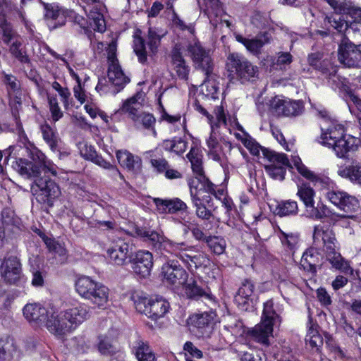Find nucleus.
I'll return each instance as SVG.
<instances>
[{
    "label": "nucleus",
    "instance_id": "nucleus-1",
    "mask_svg": "<svg viewBox=\"0 0 361 361\" xmlns=\"http://www.w3.org/2000/svg\"><path fill=\"white\" fill-rule=\"evenodd\" d=\"M39 161L32 162L26 159L19 158L13 163L12 167L25 178H35L31 185V190L35 196L37 202L50 208L54 206V201L61 195L59 185L47 174L51 173L56 176V171L47 166L38 156Z\"/></svg>",
    "mask_w": 361,
    "mask_h": 361
},
{
    "label": "nucleus",
    "instance_id": "nucleus-2",
    "mask_svg": "<svg viewBox=\"0 0 361 361\" xmlns=\"http://www.w3.org/2000/svg\"><path fill=\"white\" fill-rule=\"evenodd\" d=\"M322 242L323 251L333 267L343 271L349 268L347 262L337 252L338 249L337 240L332 229H326L321 226H315L313 232V243L318 246Z\"/></svg>",
    "mask_w": 361,
    "mask_h": 361
},
{
    "label": "nucleus",
    "instance_id": "nucleus-3",
    "mask_svg": "<svg viewBox=\"0 0 361 361\" xmlns=\"http://www.w3.org/2000/svg\"><path fill=\"white\" fill-rule=\"evenodd\" d=\"M75 286L78 294L92 305L102 309L107 305L109 289L102 283L92 279L90 276H82L76 280Z\"/></svg>",
    "mask_w": 361,
    "mask_h": 361
},
{
    "label": "nucleus",
    "instance_id": "nucleus-4",
    "mask_svg": "<svg viewBox=\"0 0 361 361\" xmlns=\"http://www.w3.org/2000/svg\"><path fill=\"white\" fill-rule=\"evenodd\" d=\"M226 69L231 80L236 79L241 83L254 82L259 76V68L238 53H230L228 55Z\"/></svg>",
    "mask_w": 361,
    "mask_h": 361
},
{
    "label": "nucleus",
    "instance_id": "nucleus-5",
    "mask_svg": "<svg viewBox=\"0 0 361 361\" xmlns=\"http://www.w3.org/2000/svg\"><path fill=\"white\" fill-rule=\"evenodd\" d=\"M133 299L136 310L154 321L164 317L170 307L169 302L161 297L153 298L136 295Z\"/></svg>",
    "mask_w": 361,
    "mask_h": 361
},
{
    "label": "nucleus",
    "instance_id": "nucleus-6",
    "mask_svg": "<svg viewBox=\"0 0 361 361\" xmlns=\"http://www.w3.org/2000/svg\"><path fill=\"white\" fill-rule=\"evenodd\" d=\"M262 154L270 162L269 164L264 165L267 173L274 180H283L286 174V169H293L287 155L268 148L262 149Z\"/></svg>",
    "mask_w": 361,
    "mask_h": 361
},
{
    "label": "nucleus",
    "instance_id": "nucleus-7",
    "mask_svg": "<svg viewBox=\"0 0 361 361\" xmlns=\"http://www.w3.org/2000/svg\"><path fill=\"white\" fill-rule=\"evenodd\" d=\"M338 61L345 68H361V47L343 36L338 47Z\"/></svg>",
    "mask_w": 361,
    "mask_h": 361
},
{
    "label": "nucleus",
    "instance_id": "nucleus-8",
    "mask_svg": "<svg viewBox=\"0 0 361 361\" xmlns=\"http://www.w3.org/2000/svg\"><path fill=\"white\" fill-rule=\"evenodd\" d=\"M187 51L193 62L194 68L201 70L205 75L209 77L213 71V61L210 51L206 49L200 42L190 43L188 45Z\"/></svg>",
    "mask_w": 361,
    "mask_h": 361
},
{
    "label": "nucleus",
    "instance_id": "nucleus-9",
    "mask_svg": "<svg viewBox=\"0 0 361 361\" xmlns=\"http://www.w3.org/2000/svg\"><path fill=\"white\" fill-rule=\"evenodd\" d=\"M162 281L167 285L176 287L185 283L188 279V274L185 269L176 260H169L164 263L161 269Z\"/></svg>",
    "mask_w": 361,
    "mask_h": 361
},
{
    "label": "nucleus",
    "instance_id": "nucleus-10",
    "mask_svg": "<svg viewBox=\"0 0 361 361\" xmlns=\"http://www.w3.org/2000/svg\"><path fill=\"white\" fill-rule=\"evenodd\" d=\"M106 253L112 263L123 266L128 263L133 253V245L129 240L118 238L111 242Z\"/></svg>",
    "mask_w": 361,
    "mask_h": 361
},
{
    "label": "nucleus",
    "instance_id": "nucleus-11",
    "mask_svg": "<svg viewBox=\"0 0 361 361\" xmlns=\"http://www.w3.org/2000/svg\"><path fill=\"white\" fill-rule=\"evenodd\" d=\"M132 271L140 279H146L151 274L154 265V257L148 250H140L133 253L128 262Z\"/></svg>",
    "mask_w": 361,
    "mask_h": 361
},
{
    "label": "nucleus",
    "instance_id": "nucleus-12",
    "mask_svg": "<svg viewBox=\"0 0 361 361\" xmlns=\"http://www.w3.org/2000/svg\"><path fill=\"white\" fill-rule=\"evenodd\" d=\"M257 298L254 281L250 279H245L235 295V302L241 310L252 311L254 309Z\"/></svg>",
    "mask_w": 361,
    "mask_h": 361
},
{
    "label": "nucleus",
    "instance_id": "nucleus-13",
    "mask_svg": "<svg viewBox=\"0 0 361 361\" xmlns=\"http://www.w3.org/2000/svg\"><path fill=\"white\" fill-rule=\"evenodd\" d=\"M1 275L7 283L18 285L23 276L20 259L13 255L5 257L1 265Z\"/></svg>",
    "mask_w": 361,
    "mask_h": 361
},
{
    "label": "nucleus",
    "instance_id": "nucleus-14",
    "mask_svg": "<svg viewBox=\"0 0 361 361\" xmlns=\"http://www.w3.org/2000/svg\"><path fill=\"white\" fill-rule=\"evenodd\" d=\"M216 317V314L214 311L194 314L189 317V323L193 329H196L200 336L209 338L213 331Z\"/></svg>",
    "mask_w": 361,
    "mask_h": 361
},
{
    "label": "nucleus",
    "instance_id": "nucleus-15",
    "mask_svg": "<svg viewBox=\"0 0 361 361\" xmlns=\"http://www.w3.org/2000/svg\"><path fill=\"white\" fill-rule=\"evenodd\" d=\"M181 286L184 295L189 300H199L204 298L211 300L213 299L210 288L202 281H197L195 279L190 278Z\"/></svg>",
    "mask_w": 361,
    "mask_h": 361
},
{
    "label": "nucleus",
    "instance_id": "nucleus-16",
    "mask_svg": "<svg viewBox=\"0 0 361 361\" xmlns=\"http://www.w3.org/2000/svg\"><path fill=\"white\" fill-rule=\"evenodd\" d=\"M44 326L51 334L59 338H63L73 331L72 325L68 323L66 317H64L63 311L56 315L54 313L49 314Z\"/></svg>",
    "mask_w": 361,
    "mask_h": 361
},
{
    "label": "nucleus",
    "instance_id": "nucleus-17",
    "mask_svg": "<svg viewBox=\"0 0 361 361\" xmlns=\"http://www.w3.org/2000/svg\"><path fill=\"white\" fill-rule=\"evenodd\" d=\"M153 202L159 214L188 213V207L180 198L161 199L153 198Z\"/></svg>",
    "mask_w": 361,
    "mask_h": 361
},
{
    "label": "nucleus",
    "instance_id": "nucleus-18",
    "mask_svg": "<svg viewBox=\"0 0 361 361\" xmlns=\"http://www.w3.org/2000/svg\"><path fill=\"white\" fill-rule=\"evenodd\" d=\"M178 257L190 271L197 270L199 268H208L212 264L209 255L201 252L188 253L184 250L180 252Z\"/></svg>",
    "mask_w": 361,
    "mask_h": 361
},
{
    "label": "nucleus",
    "instance_id": "nucleus-19",
    "mask_svg": "<svg viewBox=\"0 0 361 361\" xmlns=\"http://www.w3.org/2000/svg\"><path fill=\"white\" fill-rule=\"evenodd\" d=\"M360 144V139L350 135H345L336 142H329V147H332L337 157L346 158L350 152H355Z\"/></svg>",
    "mask_w": 361,
    "mask_h": 361
},
{
    "label": "nucleus",
    "instance_id": "nucleus-20",
    "mask_svg": "<svg viewBox=\"0 0 361 361\" xmlns=\"http://www.w3.org/2000/svg\"><path fill=\"white\" fill-rule=\"evenodd\" d=\"M235 39L238 42L243 44L249 51L257 54L264 44L271 42L272 36L269 32H260L255 38L247 39L241 35H236Z\"/></svg>",
    "mask_w": 361,
    "mask_h": 361
},
{
    "label": "nucleus",
    "instance_id": "nucleus-21",
    "mask_svg": "<svg viewBox=\"0 0 361 361\" xmlns=\"http://www.w3.org/2000/svg\"><path fill=\"white\" fill-rule=\"evenodd\" d=\"M25 318L37 326L44 324L49 314V311L39 303L27 304L23 310Z\"/></svg>",
    "mask_w": 361,
    "mask_h": 361
},
{
    "label": "nucleus",
    "instance_id": "nucleus-22",
    "mask_svg": "<svg viewBox=\"0 0 361 361\" xmlns=\"http://www.w3.org/2000/svg\"><path fill=\"white\" fill-rule=\"evenodd\" d=\"M322 256L315 247H310L303 253L300 261L302 269L312 276L317 274V267H321Z\"/></svg>",
    "mask_w": 361,
    "mask_h": 361
},
{
    "label": "nucleus",
    "instance_id": "nucleus-23",
    "mask_svg": "<svg viewBox=\"0 0 361 361\" xmlns=\"http://www.w3.org/2000/svg\"><path fill=\"white\" fill-rule=\"evenodd\" d=\"M183 224L186 227L185 233L190 231L194 239L199 242L206 243L208 241L209 237L212 235L210 230L212 229V224L211 221L204 222L202 225H200L196 222H188Z\"/></svg>",
    "mask_w": 361,
    "mask_h": 361
},
{
    "label": "nucleus",
    "instance_id": "nucleus-24",
    "mask_svg": "<svg viewBox=\"0 0 361 361\" xmlns=\"http://www.w3.org/2000/svg\"><path fill=\"white\" fill-rule=\"evenodd\" d=\"M64 317L74 329L79 324L87 319L90 314V308L85 305H79L63 311Z\"/></svg>",
    "mask_w": 361,
    "mask_h": 361
},
{
    "label": "nucleus",
    "instance_id": "nucleus-25",
    "mask_svg": "<svg viewBox=\"0 0 361 361\" xmlns=\"http://www.w3.org/2000/svg\"><path fill=\"white\" fill-rule=\"evenodd\" d=\"M116 158L121 166L126 167L128 171L138 173L141 170L142 160L137 156H134L128 151H118Z\"/></svg>",
    "mask_w": 361,
    "mask_h": 361
},
{
    "label": "nucleus",
    "instance_id": "nucleus-26",
    "mask_svg": "<svg viewBox=\"0 0 361 361\" xmlns=\"http://www.w3.org/2000/svg\"><path fill=\"white\" fill-rule=\"evenodd\" d=\"M171 63L179 79L187 80L190 73V66L187 64L180 49L175 48L171 52Z\"/></svg>",
    "mask_w": 361,
    "mask_h": 361
},
{
    "label": "nucleus",
    "instance_id": "nucleus-27",
    "mask_svg": "<svg viewBox=\"0 0 361 361\" xmlns=\"http://www.w3.org/2000/svg\"><path fill=\"white\" fill-rule=\"evenodd\" d=\"M273 324L262 320L253 329L247 330V333L257 342L267 346L269 345V337L272 335Z\"/></svg>",
    "mask_w": 361,
    "mask_h": 361
},
{
    "label": "nucleus",
    "instance_id": "nucleus-28",
    "mask_svg": "<svg viewBox=\"0 0 361 361\" xmlns=\"http://www.w3.org/2000/svg\"><path fill=\"white\" fill-rule=\"evenodd\" d=\"M338 174L348 179L351 183L361 185V164L357 162H353L352 164L345 167H341Z\"/></svg>",
    "mask_w": 361,
    "mask_h": 361
},
{
    "label": "nucleus",
    "instance_id": "nucleus-29",
    "mask_svg": "<svg viewBox=\"0 0 361 361\" xmlns=\"http://www.w3.org/2000/svg\"><path fill=\"white\" fill-rule=\"evenodd\" d=\"M133 351L138 361H156L155 355L149 343L142 339L135 341Z\"/></svg>",
    "mask_w": 361,
    "mask_h": 361
},
{
    "label": "nucleus",
    "instance_id": "nucleus-30",
    "mask_svg": "<svg viewBox=\"0 0 361 361\" xmlns=\"http://www.w3.org/2000/svg\"><path fill=\"white\" fill-rule=\"evenodd\" d=\"M298 212V202L291 200L279 202L274 210L275 215L280 217L295 216Z\"/></svg>",
    "mask_w": 361,
    "mask_h": 361
},
{
    "label": "nucleus",
    "instance_id": "nucleus-31",
    "mask_svg": "<svg viewBox=\"0 0 361 361\" xmlns=\"http://www.w3.org/2000/svg\"><path fill=\"white\" fill-rule=\"evenodd\" d=\"M138 95L139 94L137 93L130 98L125 100L122 104V106L116 111V113L120 114H128V117L130 119L133 121L136 120L138 118V110L141 107L140 103H139L137 101Z\"/></svg>",
    "mask_w": 361,
    "mask_h": 361
},
{
    "label": "nucleus",
    "instance_id": "nucleus-32",
    "mask_svg": "<svg viewBox=\"0 0 361 361\" xmlns=\"http://www.w3.org/2000/svg\"><path fill=\"white\" fill-rule=\"evenodd\" d=\"M224 329L235 337L243 336L247 331L243 323L236 317L231 315L224 317Z\"/></svg>",
    "mask_w": 361,
    "mask_h": 361
},
{
    "label": "nucleus",
    "instance_id": "nucleus-33",
    "mask_svg": "<svg viewBox=\"0 0 361 361\" xmlns=\"http://www.w3.org/2000/svg\"><path fill=\"white\" fill-rule=\"evenodd\" d=\"M92 8L90 10L87 16L94 22V30L104 32L106 30L105 20L102 13V3L99 0V4H93Z\"/></svg>",
    "mask_w": 361,
    "mask_h": 361
},
{
    "label": "nucleus",
    "instance_id": "nucleus-34",
    "mask_svg": "<svg viewBox=\"0 0 361 361\" xmlns=\"http://www.w3.org/2000/svg\"><path fill=\"white\" fill-rule=\"evenodd\" d=\"M107 75L109 82L116 87L114 94L122 90L130 81V78L124 74L121 68L108 71Z\"/></svg>",
    "mask_w": 361,
    "mask_h": 361
},
{
    "label": "nucleus",
    "instance_id": "nucleus-35",
    "mask_svg": "<svg viewBox=\"0 0 361 361\" xmlns=\"http://www.w3.org/2000/svg\"><path fill=\"white\" fill-rule=\"evenodd\" d=\"M186 157L191 164V168L192 172L195 174V178L204 173L202 165V154L198 148L191 147Z\"/></svg>",
    "mask_w": 361,
    "mask_h": 361
},
{
    "label": "nucleus",
    "instance_id": "nucleus-36",
    "mask_svg": "<svg viewBox=\"0 0 361 361\" xmlns=\"http://www.w3.org/2000/svg\"><path fill=\"white\" fill-rule=\"evenodd\" d=\"M345 135L344 133V128L341 126H334L328 128L325 132L322 130L320 136L322 140L319 142L324 146L329 147V142H336V140L341 139Z\"/></svg>",
    "mask_w": 361,
    "mask_h": 361
},
{
    "label": "nucleus",
    "instance_id": "nucleus-37",
    "mask_svg": "<svg viewBox=\"0 0 361 361\" xmlns=\"http://www.w3.org/2000/svg\"><path fill=\"white\" fill-rule=\"evenodd\" d=\"M297 195L302 201L307 210L309 207H313L315 192L309 183H303L301 185H298Z\"/></svg>",
    "mask_w": 361,
    "mask_h": 361
},
{
    "label": "nucleus",
    "instance_id": "nucleus-38",
    "mask_svg": "<svg viewBox=\"0 0 361 361\" xmlns=\"http://www.w3.org/2000/svg\"><path fill=\"white\" fill-rule=\"evenodd\" d=\"M40 130L44 140L49 146L51 151L55 152L58 149V145L61 140L57 136L56 132L47 123L41 125Z\"/></svg>",
    "mask_w": 361,
    "mask_h": 361
},
{
    "label": "nucleus",
    "instance_id": "nucleus-39",
    "mask_svg": "<svg viewBox=\"0 0 361 361\" xmlns=\"http://www.w3.org/2000/svg\"><path fill=\"white\" fill-rule=\"evenodd\" d=\"M141 31L137 30L134 35L133 50L138 61L141 63H145L147 60L145 40L140 36Z\"/></svg>",
    "mask_w": 361,
    "mask_h": 361
},
{
    "label": "nucleus",
    "instance_id": "nucleus-40",
    "mask_svg": "<svg viewBox=\"0 0 361 361\" xmlns=\"http://www.w3.org/2000/svg\"><path fill=\"white\" fill-rule=\"evenodd\" d=\"M44 243L50 252H53L60 257V262L65 263L67 260L68 254L66 249L54 239L46 237L43 238Z\"/></svg>",
    "mask_w": 361,
    "mask_h": 361
},
{
    "label": "nucleus",
    "instance_id": "nucleus-41",
    "mask_svg": "<svg viewBox=\"0 0 361 361\" xmlns=\"http://www.w3.org/2000/svg\"><path fill=\"white\" fill-rule=\"evenodd\" d=\"M338 208L345 213L342 216L351 218L353 216V214L358 211L360 208L359 201L355 196L350 195Z\"/></svg>",
    "mask_w": 361,
    "mask_h": 361
},
{
    "label": "nucleus",
    "instance_id": "nucleus-42",
    "mask_svg": "<svg viewBox=\"0 0 361 361\" xmlns=\"http://www.w3.org/2000/svg\"><path fill=\"white\" fill-rule=\"evenodd\" d=\"M147 243L156 250H161L166 248L167 245H172V241L165 237L164 235L160 234L155 231L151 234Z\"/></svg>",
    "mask_w": 361,
    "mask_h": 361
},
{
    "label": "nucleus",
    "instance_id": "nucleus-43",
    "mask_svg": "<svg viewBox=\"0 0 361 361\" xmlns=\"http://www.w3.org/2000/svg\"><path fill=\"white\" fill-rule=\"evenodd\" d=\"M137 118L134 120L135 126H138L142 125L145 129H152V134L154 137L157 136V131L154 128L156 119L154 116L149 113H142L137 115Z\"/></svg>",
    "mask_w": 361,
    "mask_h": 361
},
{
    "label": "nucleus",
    "instance_id": "nucleus-44",
    "mask_svg": "<svg viewBox=\"0 0 361 361\" xmlns=\"http://www.w3.org/2000/svg\"><path fill=\"white\" fill-rule=\"evenodd\" d=\"M161 36L157 34L155 28L149 27L148 30L147 45L149 49V55L154 56L158 51V47L161 44Z\"/></svg>",
    "mask_w": 361,
    "mask_h": 361
},
{
    "label": "nucleus",
    "instance_id": "nucleus-45",
    "mask_svg": "<svg viewBox=\"0 0 361 361\" xmlns=\"http://www.w3.org/2000/svg\"><path fill=\"white\" fill-rule=\"evenodd\" d=\"M66 17L75 24L78 25L80 27L84 30L85 34L88 37L92 35V31L88 27V23L85 18L72 10L66 12Z\"/></svg>",
    "mask_w": 361,
    "mask_h": 361
},
{
    "label": "nucleus",
    "instance_id": "nucleus-46",
    "mask_svg": "<svg viewBox=\"0 0 361 361\" xmlns=\"http://www.w3.org/2000/svg\"><path fill=\"white\" fill-rule=\"evenodd\" d=\"M205 243L209 250L216 255H219L225 251L226 242L224 239L218 236L212 235Z\"/></svg>",
    "mask_w": 361,
    "mask_h": 361
},
{
    "label": "nucleus",
    "instance_id": "nucleus-47",
    "mask_svg": "<svg viewBox=\"0 0 361 361\" xmlns=\"http://www.w3.org/2000/svg\"><path fill=\"white\" fill-rule=\"evenodd\" d=\"M304 110L303 102L298 101H286L284 116H298L300 115Z\"/></svg>",
    "mask_w": 361,
    "mask_h": 361
},
{
    "label": "nucleus",
    "instance_id": "nucleus-48",
    "mask_svg": "<svg viewBox=\"0 0 361 361\" xmlns=\"http://www.w3.org/2000/svg\"><path fill=\"white\" fill-rule=\"evenodd\" d=\"M22 43L20 41H15L9 48L11 54L22 63H29L30 60L25 51L20 49Z\"/></svg>",
    "mask_w": 361,
    "mask_h": 361
},
{
    "label": "nucleus",
    "instance_id": "nucleus-49",
    "mask_svg": "<svg viewBox=\"0 0 361 361\" xmlns=\"http://www.w3.org/2000/svg\"><path fill=\"white\" fill-rule=\"evenodd\" d=\"M238 355L240 357V361H266L265 355L262 353H259L250 348L249 351L237 350Z\"/></svg>",
    "mask_w": 361,
    "mask_h": 361
},
{
    "label": "nucleus",
    "instance_id": "nucleus-50",
    "mask_svg": "<svg viewBox=\"0 0 361 361\" xmlns=\"http://www.w3.org/2000/svg\"><path fill=\"white\" fill-rule=\"evenodd\" d=\"M311 209L310 216L316 219H322L331 216L333 213L323 203H318L317 207H309Z\"/></svg>",
    "mask_w": 361,
    "mask_h": 361
},
{
    "label": "nucleus",
    "instance_id": "nucleus-51",
    "mask_svg": "<svg viewBox=\"0 0 361 361\" xmlns=\"http://www.w3.org/2000/svg\"><path fill=\"white\" fill-rule=\"evenodd\" d=\"M99 351L104 355H113L117 352L116 348L111 343V341L106 338L99 337L98 343Z\"/></svg>",
    "mask_w": 361,
    "mask_h": 361
},
{
    "label": "nucleus",
    "instance_id": "nucleus-52",
    "mask_svg": "<svg viewBox=\"0 0 361 361\" xmlns=\"http://www.w3.org/2000/svg\"><path fill=\"white\" fill-rule=\"evenodd\" d=\"M286 99H282L279 97L276 96L270 101V111L277 116H284Z\"/></svg>",
    "mask_w": 361,
    "mask_h": 361
},
{
    "label": "nucleus",
    "instance_id": "nucleus-53",
    "mask_svg": "<svg viewBox=\"0 0 361 361\" xmlns=\"http://www.w3.org/2000/svg\"><path fill=\"white\" fill-rule=\"evenodd\" d=\"M241 142L244 146L250 151V154L254 156H259V151L262 152V149L265 147H262L258 142H256L250 135H246L245 137L241 139Z\"/></svg>",
    "mask_w": 361,
    "mask_h": 361
},
{
    "label": "nucleus",
    "instance_id": "nucleus-54",
    "mask_svg": "<svg viewBox=\"0 0 361 361\" xmlns=\"http://www.w3.org/2000/svg\"><path fill=\"white\" fill-rule=\"evenodd\" d=\"M276 317L277 314L274 310L273 300H269L264 302L262 320L264 321V322L274 324V320Z\"/></svg>",
    "mask_w": 361,
    "mask_h": 361
},
{
    "label": "nucleus",
    "instance_id": "nucleus-55",
    "mask_svg": "<svg viewBox=\"0 0 361 361\" xmlns=\"http://www.w3.org/2000/svg\"><path fill=\"white\" fill-rule=\"evenodd\" d=\"M310 331H311L306 336L305 341L306 343H309L312 348H315L316 351L319 352L323 345V338L317 331L314 330Z\"/></svg>",
    "mask_w": 361,
    "mask_h": 361
},
{
    "label": "nucleus",
    "instance_id": "nucleus-56",
    "mask_svg": "<svg viewBox=\"0 0 361 361\" xmlns=\"http://www.w3.org/2000/svg\"><path fill=\"white\" fill-rule=\"evenodd\" d=\"M349 196L350 195L346 192L339 190H331L326 193L327 198L337 207H338L341 204H343V202H345V198Z\"/></svg>",
    "mask_w": 361,
    "mask_h": 361
},
{
    "label": "nucleus",
    "instance_id": "nucleus-57",
    "mask_svg": "<svg viewBox=\"0 0 361 361\" xmlns=\"http://www.w3.org/2000/svg\"><path fill=\"white\" fill-rule=\"evenodd\" d=\"M350 35L354 39L357 41V42H361V24L357 22H353L352 20H349L348 23V29L346 30V34L343 36Z\"/></svg>",
    "mask_w": 361,
    "mask_h": 361
},
{
    "label": "nucleus",
    "instance_id": "nucleus-58",
    "mask_svg": "<svg viewBox=\"0 0 361 361\" xmlns=\"http://www.w3.org/2000/svg\"><path fill=\"white\" fill-rule=\"evenodd\" d=\"M293 61V56L289 52H280L275 62L273 63L275 69L283 70Z\"/></svg>",
    "mask_w": 361,
    "mask_h": 361
},
{
    "label": "nucleus",
    "instance_id": "nucleus-59",
    "mask_svg": "<svg viewBox=\"0 0 361 361\" xmlns=\"http://www.w3.org/2000/svg\"><path fill=\"white\" fill-rule=\"evenodd\" d=\"M49 110L54 121H57L63 116L59 106L56 97H48Z\"/></svg>",
    "mask_w": 361,
    "mask_h": 361
},
{
    "label": "nucleus",
    "instance_id": "nucleus-60",
    "mask_svg": "<svg viewBox=\"0 0 361 361\" xmlns=\"http://www.w3.org/2000/svg\"><path fill=\"white\" fill-rule=\"evenodd\" d=\"M132 232L133 233V235L142 238L143 241L147 243L151 234L154 233L155 231H152L147 227H140L137 225H133L132 226Z\"/></svg>",
    "mask_w": 361,
    "mask_h": 361
},
{
    "label": "nucleus",
    "instance_id": "nucleus-61",
    "mask_svg": "<svg viewBox=\"0 0 361 361\" xmlns=\"http://www.w3.org/2000/svg\"><path fill=\"white\" fill-rule=\"evenodd\" d=\"M317 71H319L326 78L332 73H337L338 69L334 66L329 60H322V61L316 68Z\"/></svg>",
    "mask_w": 361,
    "mask_h": 361
},
{
    "label": "nucleus",
    "instance_id": "nucleus-62",
    "mask_svg": "<svg viewBox=\"0 0 361 361\" xmlns=\"http://www.w3.org/2000/svg\"><path fill=\"white\" fill-rule=\"evenodd\" d=\"M196 178L202 185L205 192H209L215 197H217L216 191V185L210 181V180L205 176V173H203Z\"/></svg>",
    "mask_w": 361,
    "mask_h": 361
},
{
    "label": "nucleus",
    "instance_id": "nucleus-63",
    "mask_svg": "<svg viewBox=\"0 0 361 361\" xmlns=\"http://www.w3.org/2000/svg\"><path fill=\"white\" fill-rule=\"evenodd\" d=\"M79 149L80 155L86 160H93L97 154L94 147L87 143L80 144Z\"/></svg>",
    "mask_w": 361,
    "mask_h": 361
},
{
    "label": "nucleus",
    "instance_id": "nucleus-64",
    "mask_svg": "<svg viewBox=\"0 0 361 361\" xmlns=\"http://www.w3.org/2000/svg\"><path fill=\"white\" fill-rule=\"evenodd\" d=\"M195 214L199 219L207 221V222L209 221L212 217H214L212 212L207 209L203 203L195 207Z\"/></svg>",
    "mask_w": 361,
    "mask_h": 361
}]
</instances>
